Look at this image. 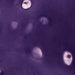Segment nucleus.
<instances>
[{
	"label": "nucleus",
	"mask_w": 75,
	"mask_h": 75,
	"mask_svg": "<svg viewBox=\"0 0 75 75\" xmlns=\"http://www.w3.org/2000/svg\"><path fill=\"white\" fill-rule=\"evenodd\" d=\"M67 57L69 58H71V56L70 55H67Z\"/></svg>",
	"instance_id": "nucleus-1"
},
{
	"label": "nucleus",
	"mask_w": 75,
	"mask_h": 75,
	"mask_svg": "<svg viewBox=\"0 0 75 75\" xmlns=\"http://www.w3.org/2000/svg\"><path fill=\"white\" fill-rule=\"evenodd\" d=\"M24 3L26 4V2H25Z\"/></svg>",
	"instance_id": "nucleus-2"
},
{
	"label": "nucleus",
	"mask_w": 75,
	"mask_h": 75,
	"mask_svg": "<svg viewBox=\"0 0 75 75\" xmlns=\"http://www.w3.org/2000/svg\"><path fill=\"white\" fill-rule=\"evenodd\" d=\"M73 59H74V58H73Z\"/></svg>",
	"instance_id": "nucleus-3"
}]
</instances>
